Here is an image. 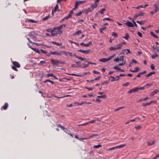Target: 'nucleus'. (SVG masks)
<instances>
[{
    "label": "nucleus",
    "mask_w": 159,
    "mask_h": 159,
    "mask_svg": "<svg viewBox=\"0 0 159 159\" xmlns=\"http://www.w3.org/2000/svg\"><path fill=\"white\" fill-rule=\"evenodd\" d=\"M83 13H84V11H80L79 13H76L75 16H80Z\"/></svg>",
    "instance_id": "c9c22d12"
},
{
    "label": "nucleus",
    "mask_w": 159,
    "mask_h": 159,
    "mask_svg": "<svg viewBox=\"0 0 159 159\" xmlns=\"http://www.w3.org/2000/svg\"><path fill=\"white\" fill-rule=\"evenodd\" d=\"M159 92L157 89H156V90L152 91L151 93V95L152 96H153L155 94Z\"/></svg>",
    "instance_id": "c756f323"
},
{
    "label": "nucleus",
    "mask_w": 159,
    "mask_h": 159,
    "mask_svg": "<svg viewBox=\"0 0 159 159\" xmlns=\"http://www.w3.org/2000/svg\"><path fill=\"white\" fill-rule=\"evenodd\" d=\"M28 35L32 39H34L36 38L35 33L34 32H31L28 34Z\"/></svg>",
    "instance_id": "0eeeda50"
},
{
    "label": "nucleus",
    "mask_w": 159,
    "mask_h": 159,
    "mask_svg": "<svg viewBox=\"0 0 159 159\" xmlns=\"http://www.w3.org/2000/svg\"><path fill=\"white\" fill-rule=\"evenodd\" d=\"M57 125L58 127L61 129L63 130H64L66 133H69L70 132V131L68 130L67 129L65 128L63 126H62L60 124H57Z\"/></svg>",
    "instance_id": "20e7f679"
},
{
    "label": "nucleus",
    "mask_w": 159,
    "mask_h": 159,
    "mask_svg": "<svg viewBox=\"0 0 159 159\" xmlns=\"http://www.w3.org/2000/svg\"><path fill=\"white\" fill-rule=\"evenodd\" d=\"M99 61L100 62H107L108 61H109V59L108 58H103L102 59H99Z\"/></svg>",
    "instance_id": "f8f14e48"
},
{
    "label": "nucleus",
    "mask_w": 159,
    "mask_h": 159,
    "mask_svg": "<svg viewBox=\"0 0 159 159\" xmlns=\"http://www.w3.org/2000/svg\"><path fill=\"white\" fill-rule=\"evenodd\" d=\"M28 22L32 23H36L37 22V21L34 20L32 19H29Z\"/></svg>",
    "instance_id": "ea45409f"
},
{
    "label": "nucleus",
    "mask_w": 159,
    "mask_h": 159,
    "mask_svg": "<svg viewBox=\"0 0 159 159\" xmlns=\"http://www.w3.org/2000/svg\"><path fill=\"white\" fill-rule=\"evenodd\" d=\"M137 22L139 24L141 25H143L144 24V21L143 20L141 21H137Z\"/></svg>",
    "instance_id": "37998d69"
},
{
    "label": "nucleus",
    "mask_w": 159,
    "mask_h": 159,
    "mask_svg": "<svg viewBox=\"0 0 159 159\" xmlns=\"http://www.w3.org/2000/svg\"><path fill=\"white\" fill-rule=\"evenodd\" d=\"M157 57H158V55L157 54H154L152 55V56L151 58L152 59H154L155 58Z\"/></svg>",
    "instance_id": "f704fd0d"
},
{
    "label": "nucleus",
    "mask_w": 159,
    "mask_h": 159,
    "mask_svg": "<svg viewBox=\"0 0 159 159\" xmlns=\"http://www.w3.org/2000/svg\"><path fill=\"white\" fill-rule=\"evenodd\" d=\"M150 67L151 69L152 70H154L155 69V67L152 64L151 65Z\"/></svg>",
    "instance_id": "13d9d810"
},
{
    "label": "nucleus",
    "mask_w": 159,
    "mask_h": 159,
    "mask_svg": "<svg viewBox=\"0 0 159 159\" xmlns=\"http://www.w3.org/2000/svg\"><path fill=\"white\" fill-rule=\"evenodd\" d=\"M150 34H151V35L152 36L154 37V38H156V39H158V36L156 35L154 33L152 32V31H151L150 32Z\"/></svg>",
    "instance_id": "5701e85b"
},
{
    "label": "nucleus",
    "mask_w": 159,
    "mask_h": 159,
    "mask_svg": "<svg viewBox=\"0 0 159 159\" xmlns=\"http://www.w3.org/2000/svg\"><path fill=\"white\" fill-rule=\"evenodd\" d=\"M137 34L138 36L140 37H142V34L140 32H138Z\"/></svg>",
    "instance_id": "774afa93"
},
{
    "label": "nucleus",
    "mask_w": 159,
    "mask_h": 159,
    "mask_svg": "<svg viewBox=\"0 0 159 159\" xmlns=\"http://www.w3.org/2000/svg\"><path fill=\"white\" fill-rule=\"evenodd\" d=\"M8 106V104L7 103H5L4 105L2 107L4 110H6Z\"/></svg>",
    "instance_id": "f3484780"
},
{
    "label": "nucleus",
    "mask_w": 159,
    "mask_h": 159,
    "mask_svg": "<svg viewBox=\"0 0 159 159\" xmlns=\"http://www.w3.org/2000/svg\"><path fill=\"white\" fill-rule=\"evenodd\" d=\"M138 14L139 16H143L144 15V13L143 12H142L140 11L139 12V13H138Z\"/></svg>",
    "instance_id": "58836bf2"
},
{
    "label": "nucleus",
    "mask_w": 159,
    "mask_h": 159,
    "mask_svg": "<svg viewBox=\"0 0 159 159\" xmlns=\"http://www.w3.org/2000/svg\"><path fill=\"white\" fill-rule=\"evenodd\" d=\"M140 8H143V5H139L137 7H134V8H135L136 9H139Z\"/></svg>",
    "instance_id": "3c124183"
},
{
    "label": "nucleus",
    "mask_w": 159,
    "mask_h": 159,
    "mask_svg": "<svg viewBox=\"0 0 159 159\" xmlns=\"http://www.w3.org/2000/svg\"><path fill=\"white\" fill-rule=\"evenodd\" d=\"M114 69L118 70L119 71H120L121 72H124L125 71L124 70L120 69V67L117 66H114Z\"/></svg>",
    "instance_id": "2eb2a0df"
},
{
    "label": "nucleus",
    "mask_w": 159,
    "mask_h": 159,
    "mask_svg": "<svg viewBox=\"0 0 159 159\" xmlns=\"http://www.w3.org/2000/svg\"><path fill=\"white\" fill-rule=\"evenodd\" d=\"M101 76H98V77L95 78L94 79V81L98 80L101 78Z\"/></svg>",
    "instance_id": "680f3d73"
},
{
    "label": "nucleus",
    "mask_w": 159,
    "mask_h": 159,
    "mask_svg": "<svg viewBox=\"0 0 159 159\" xmlns=\"http://www.w3.org/2000/svg\"><path fill=\"white\" fill-rule=\"evenodd\" d=\"M122 38L126 40H127L129 38V35L128 34H125V36H122Z\"/></svg>",
    "instance_id": "412c9836"
},
{
    "label": "nucleus",
    "mask_w": 159,
    "mask_h": 159,
    "mask_svg": "<svg viewBox=\"0 0 159 159\" xmlns=\"http://www.w3.org/2000/svg\"><path fill=\"white\" fill-rule=\"evenodd\" d=\"M85 88L89 91H91L94 88H93L91 87V88H89L88 87H85Z\"/></svg>",
    "instance_id": "de8ad7c7"
},
{
    "label": "nucleus",
    "mask_w": 159,
    "mask_h": 159,
    "mask_svg": "<svg viewBox=\"0 0 159 159\" xmlns=\"http://www.w3.org/2000/svg\"><path fill=\"white\" fill-rule=\"evenodd\" d=\"M49 17V15H48V16H46L45 17L43 18L42 20L43 21H45V20H46L48 19Z\"/></svg>",
    "instance_id": "c03bdc74"
},
{
    "label": "nucleus",
    "mask_w": 159,
    "mask_h": 159,
    "mask_svg": "<svg viewBox=\"0 0 159 159\" xmlns=\"http://www.w3.org/2000/svg\"><path fill=\"white\" fill-rule=\"evenodd\" d=\"M106 28V27H103L100 29V33H103V31L105 30Z\"/></svg>",
    "instance_id": "2f4dec72"
},
{
    "label": "nucleus",
    "mask_w": 159,
    "mask_h": 159,
    "mask_svg": "<svg viewBox=\"0 0 159 159\" xmlns=\"http://www.w3.org/2000/svg\"><path fill=\"white\" fill-rule=\"evenodd\" d=\"M135 129H141V126L140 125H138L137 126H135Z\"/></svg>",
    "instance_id": "6e6d98bb"
},
{
    "label": "nucleus",
    "mask_w": 159,
    "mask_h": 159,
    "mask_svg": "<svg viewBox=\"0 0 159 159\" xmlns=\"http://www.w3.org/2000/svg\"><path fill=\"white\" fill-rule=\"evenodd\" d=\"M67 74L68 75H72V76H79V75H78L76 74H73V73Z\"/></svg>",
    "instance_id": "5fc2aeb1"
},
{
    "label": "nucleus",
    "mask_w": 159,
    "mask_h": 159,
    "mask_svg": "<svg viewBox=\"0 0 159 159\" xmlns=\"http://www.w3.org/2000/svg\"><path fill=\"white\" fill-rule=\"evenodd\" d=\"M129 84V82H127L125 84H122V86H127Z\"/></svg>",
    "instance_id": "864d4df0"
},
{
    "label": "nucleus",
    "mask_w": 159,
    "mask_h": 159,
    "mask_svg": "<svg viewBox=\"0 0 159 159\" xmlns=\"http://www.w3.org/2000/svg\"><path fill=\"white\" fill-rule=\"evenodd\" d=\"M152 103V102H147V103H143L142 105L143 106L145 107L147 105H150Z\"/></svg>",
    "instance_id": "473e14b6"
},
{
    "label": "nucleus",
    "mask_w": 159,
    "mask_h": 159,
    "mask_svg": "<svg viewBox=\"0 0 159 159\" xmlns=\"http://www.w3.org/2000/svg\"><path fill=\"white\" fill-rule=\"evenodd\" d=\"M12 63L14 66H11L12 69L16 71H17L18 70L16 68H20V64L17 61H13Z\"/></svg>",
    "instance_id": "f257e3e1"
},
{
    "label": "nucleus",
    "mask_w": 159,
    "mask_h": 159,
    "mask_svg": "<svg viewBox=\"0 0 159 159\" xmlns=\"http://www.w3.org/2000/svg\"><path fill=\"white\" fill-rule=\"evenodd\" d=\"M112 78V79L111 80V82L118 80L120 79V76H117L116 77H114L112 76H111L109 77V78Z\"/></svg>",
    "instance_id": "39448f33"
},
{
    "label": "nucleus",
    "mask_w": 159,
    "mask_h": 159,
    "mask_svg": "<svg viewBox=\"0 0 159 159\" xmlns=\"http://www.w3.org/2000/svg\"><path fill=\"white\" fill-rule=\"evenodd\" d=\"M139 90V89L138 88L135 87V88H134V89H132L129 91H128L127 92V93H134V92H137Z\"/></svg>",
    "instance_id": "6e6552de"
},
{
    "label": "nucleus",
    "mask_w": 159,
    "mask_h": 159,
    "mask_svg": "<svg viewBox=\"0 0 159 159\" xmlns=\"http://www.w3.org/2000/svg\"><path fill=\"white\" fill-rule=\"evenodd\" d=\"M98 136V134H92V135H90L89 136V139H91L92 137H93L97 136Z\"/></svg>",
    "instance_id": "4c0bfd02"
},
{
    "label": "nucleus",
    "mask_w": 159,
    "mask_h": 159,
    "mask_svg": "<svg viewBox=\"0 0 159 159\" xmlns=\"http://www.w3.org/2000/svg\"><path fill=\"white\" fill-rule=\"evenodd\" d=\"M106 10L105 8H103L101 9V11H98V12L101 14H102L103 13L104 11H106Z\"/></svg>",
    "instance_id": "c85d7f7f"
},
{
    "label": "nucleus",
    "mask_w": 159,
    "mask_h": 159,
    "mask_svg": "<svg viewBox=\"0 0 159 159\" xmlns=\"http://www.w3.org/2000/svg\"><path fill=\"white\" fill-rule=\"evenodd\" d=\"M66 26V24H63L60 25L59 26H57L56 27H55L53 28V30L52 31V32H53L54 31V30H60L62 29L63 28L65 27Z\"/></svg>",
    "instance_id": "7ed1b4c3"
},
{
    "label": "nucleus",
    "mask_w": 159,
    "mask_h": 159,
    "mask_svg": "<svg viewBox=\"0 0 159 159\" xmlns=\"http://www.w3.org/2000/svg\"><path fill=\"white\" fill-rule=\"evenodd\" d=\"M139 70H140V69H139V68L138 67H136L135 68V70H130V71L133 72H138Z\"/></svg>",
    "instance_id": "4be33fe9"
},
{
    "label": "nucleus",
    "mask_w": 159,
    "mask_h": 159,
    "mask_svg": "<svg viewBox=\"0 0 159 159\" xmlns=\"http://www.w3.org/2000/svg\"><path fill=\"white\" fill-rule=\"evenodd\" d=\"M51 43H52V44L57 45V46H60V45H61V43H58L56 42H54V41L51 42Z\"/></svg>",
    "instance_id": "b1692460"
},
{
    "label": "nucleus",
    "mask_w": 159,
    "mask_h": 159,
    "mask_svg": "<svg viewBox=\"0 0 159 159\" xmlns=\"http://www.w3.org/2000/svg\"><path fill=\"white\" fill-rule=\"evenodd\" d=\"M51 62L52 64L57 66L59 64V60H53L51 59Z\"/></svg>",
    "instance_id": "423d86ee"
},
{
    "label": "nucleus",
    "mask_w": 159,
    "mask_h": 159,
    "mask_svg": "<svg viewBox=\"0 0 159 159\" xmlns=\"http://www.w3.org/2000/svg\"><path fill=\"white\" fill-rule=\"evenodd\" d=\"M61 55L64 54L66 56H67L69 55V52H66L63 51H61Z\"/></svg>",
    "instance_id": "6ab92c4d"
},
{
    "label": "nucleus",
    "mask_w": 159,
    "mask_h": 159,
    "mask_svg": "<svg viewBox=\"0 0 159 159\" xmlns=\"http://www.w3.org/2000/svg\"><path fill=\"white\" fill-rule=\"evenodd\" d=\"M155 143V141H148V142L147 143L148 144L149 146H151L152 145V144H154Z\"/></svg>",
    "instance_id": "cd10ccee"
},
{
    "label": "nucleus",
    "mask_w": 159,
    "mask_h": 159,
    "mask_svg": "<svg viewBox=\"0 0 159 159\" xmlns=\"http://www.w3.org/2000/svg\"><path fill=\"white\" fill-rule=\"evenodd\" d=\"M38 75L41 78L43 77L44 75L43 72V71L40 72L38 74Z\"/></svg>",
    "instance_id": "a878e982"
},
{
    "label": "nucleus",
    "mask_w": 159,
    "mask_h": 159,
    "mask_svg": "<svg viewBox=\"0 0 159 159\" xmlns=\"http://www.w3.org/2000/svg\"><path fill=\"white\" fill-rule=\"evenodd\" d=\"M54 75L52 73H49L47 74V76L48 77H53Z\"/></svg>",
    "instance_id": "49530a36"
},
{
    "label": "nucleus",
    "mask_w": 159,
    "mask_h": 159,
    "mask_svg": "<svg viewBox=\"0 0 159 159\" xmlns=\"http://www.w3.org/2000/svg\"><path fill=\"white\" fill-rule=\"evenodd\" d=\"M92 44L91 41H90L88 43H80V45L81 46H83L85 47H88L91 45Z\"/></svg>",
    "instance_id": "9b49d317"
},
{
    "label": "nucleus",
    "mask_w": 159,
    "mask_h": 159,
    "mask_svg": "<svg viewBox=\"0 0 159 159\" xmlns=\"http://www.w3.org/2000/svg\"><path fill=\"white\" fill-rule=\"evenodd\" d=\"M112 36H114L115 37H117V34L115 32L112 33Z\"/></svg>",
    "instance_id": "bf43d9fd"
},
{
    "label": "nucleus",
    "mask_w": 159,
    "mask_h": 159,
    "mask_svg": "<svg viewBox=\"0 0 159 159\" xmlns=\"http://www.w3.org/2000/svg\"><path fill=\"white\" fill-rule=\"evenodd\" d=\"M136 119H139V118L136 117L135 118H134L133 119L129 120V121H131V122H134V121H135V120H136Z\"/></svg>",
    "instance_id": "603ef678"
},
{
    "label": "nucleus",
    "mask_w": 159,
    "mask_h": 159,
    "mask_svg": "<svg viewBox=\"0 0 159 159\" xmlns=\"http://www.w3.org/2000/svg\"><path fill=\"white\" fill-rule=\"evenodd\" d=\"M102 147V145L100 144H99L97 145H94L93 147V148H99L100 147Z\"/></svg>",
    "instance_id": "7c9ffc66"
},
{
    "label": "nucleus",
    "mask_w": 159,
    "mask_h": 159,
    "mask_svg": "<svg viewBox=\"0 0 159 159\" xmlns=\"http://www.w3.org/2000/svg\"><path fill=\"white\" fill-rule=\"evenodd\" d=\"M123 46L122 44L120 43L118 44L115 46V47H116V50L117 49H121V47Z\"/></svg>",
    "instance_id": "ddd939ff"
},
{
    "label": "nucleus",
    "mask_w": 159,
    "mask_h": 159,
    "mask_svg": "<svg viewBox=\"0 0 159 159\" xmlns=\"http://www.w3.org/2000/svg\"><path fill=\"white\" fill-rule=\"evenodd\" d=\"M115 55V54H114L113 55H112V56H110L108 58V59H109V61H110V60H111V59L113 57H114V56Z\"/></svg>",
    "instance_id": "052dcab7"
},
{
    "label": "nucleus",
    "mask_w": 159,
    "mask_h": 159,
    "mask_svg": "<svg viewBox=\"0 0 159 159\" xmlns=\"http://www.w3.org/2000/svg\"><path fill=\"white\" fill-rule=\"evenodd\" d=\"M98 6L97 3H94V4H92L91 5V7L92 9L93 10L94 9L96 8Z\"/></svg>",
    "instance_id": "a211bd4d"
},
{
    "label": "nucleus",
    "mask_w": 159,
    "mask_h": 159,
    "mask_svg": "<svg viewBox=\"0 0 159 159\" xmlns=\"http://www.w3.org/2000/svg\"><path fill=\"white\" fill-rule=\"evenodd\" d=\"M93 73H94L95 74H100V72H98L96 70H95L93 71Z\"/></svg>",
    "instance_id": "e2e57ef3"
},
{
    "label": "nucleus",
    "mask_w": 159,
    "mask_h": 159,
    "mask_svg": "<svg viewBox=\"0 0 159 159\" xmlns=\"http://www.w3.org/2000/svg\"><path fill=\"white\" fill-rule=\"evenodd\" d=\"M26 39H27L28 40V41H29V43H32V44H36L37 45H38L39 44V43H34V42H32L31 40H30V39L28 38H26Z\"/></svg>",
    "instance_id": "bb28decb"
},
{
    "label": "nucleus",
    "mask_w": 159,
    "mask_h": 159,
    "mask_svg": "<svg viewBox=\"0 0 159 159\" xmlns=\"http://www.w3.org/2000/svg\"><path fill=\"white\" fill-rule=\"evenodd\" d=\"M75 105L73 104H70L69 105L67 104L66 105V107H72L73 106H75Z\"/></svg>",
    "instance_id": "09e8293b"
},
{
    "label": "nucleus",
    "mask_w": 159,
    "mask_h": 159,
    "mask_svg": "<svg viewBox=\"0 0 159 159\" xmlns=\"http://www.w3.org/2000/svg\"><path fill=\"white\" fill-rule=\"evenodd\" d=\"M109 50L110 51H114L116 49V47L114 46V47H111L110 48H109Z\"/></svg>",
    "instance_id": "e433bc0d"
},
{
    "label": "nucleus",
    "mask_w": 159,
    "mask_h": 159,
    "mask_svg": "<svg viewBox=\"0 0 159 159\" xmlns=\"http://www.w3.org/2000/svg\"><path fill=\"white\" fill-rule=\"evenodd\" d=\"M40 52H41L42 53H43L44 54H46L47 53V52L44 51V50L41 49L40 51Z\"/></svg>",
    "instance_id": "4d7b16f0"
},
{
    "label": "nucleus",
    "mask_w": 159,
    "mask_h": 159,
    "mask_svg": "<svg viewBox=\"0 0 159 159\" xmlns=\"http://www.w3.org/2000/svg\"><path fill=\"white\" fill-rule=\"evenodd\" d=\"M119 61H124V56H121L120 57V58H119Z\"/></svg>",
    "instance_id": "79ce46f5"
},
{
    "label": "nucleus",
    "mask_w": 159,
    "mask_h": 159,
    "mask_svg": "<svg viewBox=\"0 0 159 159\" xmlns=\"http://www.w3.org/2000/svg\"><path fill=\"white\" fill-rule=\"evenodd\" d=\"M86 103V102H81L80 103H77V105L79 106H81L83 104Z\"/></svg>",
    "instance_id": "a18cd8bd"
},
{
    "label": "nucleus",
    "mask_w": 159,
    "mask_h": 159,
    "mask_svg": "<svg viewBox=\"0 0 159 159\" xmlns=\"http://www.w3.org/2000/svg\"><path fill=\"white\" fill-rule=\"evenodd\" d=\"M125 144H121L119 145L116 146V148H120L125 146Z\"/></svg>",
    "instance_id": "72a5a7b5"
},
{
    "label": "nucleus",
    "mask_w": 159,
    "mask_h": 159,
    "mask_svg": "<svg viewBox=\"0 0 159 159\" xmlns=\"http://www.w3.org/2000/svg\"><path fill=\"white\" fill-rule=\"evenodd\" d=\"M116 146L110 148H108V149H107V150H108V151L112 150H113V149H116Z\"/></svg>",
    "instance_id": "8fccbe9b"
},
{
    "label": "nucleus",
    "mask_w": 159,
    "mask_h": 159,
    "mask_svg": "<svg viewBox=\"0 0 159 159\" xmlns=\"http://www.w3.org/2000/svg\"><path fill=\"white\" fill-rule=\"evenodd\" d=\"M86 10L88 12H91L92 10L90 7H89Z\"/></svg>",
    "instance_id": "338daca9"
},
{
    "label": "nucleus",
    "mask_w": 159,
    "mask_h": 159,
    "mask_svg": "<svg viewBox=\"0 0 159 159\" xmlns=\"http://www.w3.org/2000/svg\"><path fill=\"white\" fill-rule=\"evenodd\" d=\"M35 52H36L37 53H40V51L39 50L38 48H36V50H35Z\"/></svg>",
    "instance_id": "0e129e2a"
},
{
    "label": "nucleus",
    "mask_w": 159,
    "mask_h": 159,
    "mask_svg": "<svg viewBox=\"0 0 159 159\" xmlns=\"http://www.w3.org/2000/svg\"><path fill=\"white\" fill-rule=\"evenodd\" d=\"M50 54L52 55H61V51L60 52H58L56 51L51 52Z\"/></svg>",
    "instance_id": "4468645a"
},
{
    "label": "nucleus",
    "mask_w": 159,
    "mask_h": 159,
    "mask_svg": "<svg viewBox=\"0 0 159 159\" xmlns=\"http://www.w3.org/2000/svg\"><path fill=\"white\" fill-rule=\"evenodd\" d=\"M48 82H50L53 84H54V82L53 81L51 80H48Z\"/></svg>",
    "instance_id": "69168bd1"
},
{
    "label": "nucleus",
    "mask_w": 159,
    "mask_h": 159,
    "mask_svg": "<svg viewBox=\"0 0 159 159\" xmlns=\"http://www.w3.org/2000/svg\"><path fill=\"white\" fill-rule=\"evenodd\" d=\"M148 99H149V98H148V97H145L144 98H140L138 100V102H141V101H145V100H147Z\"/></svg>",
    "instance_id": "aec40b11"
},
{
    "label": "nucleus",
    "mask_w": 159,
    "mask_h": 159,
    "mask_svg": "<svg viewBox=\"0 0 159 159\" xmlns=\"http://www.w3.org/2000/svg\"><path fill=\"white\" fill-rule=\"evenodd\" d=\"M57 11H59V10L58 5V4H56L54 8V12H56Z\"/></svg>",
    "instance_id": "393cba45"
},
{
    "label": "nucleus",
    "mask_w": 159,
    "mask_h": 159,
    "mask_svg": "<svg viewBox=\"0 0 159 159\" xmlns=\"http://www.w3.org/2000/svg\"><path fill=\"white\" fill-rule=\"evenodd\" d=\"M86 2V1H77L75 2V7L73 8V10H75L76 8H77L78 6L82 3H83L84 2Z\"/></svg>",
    "instance_id": "f03ea898"
},
{
    "label": "nucleus",
    "mask_w": 159,
    "mask_h": 159,
    "mask_svg": "<svg viewBox=\"0 0 159 159\" xmlns=\"http://www.w3.org/2000/svg\"><path fill=\"white\" fill-rule=\"evenodd\" d=\"M78 51L84 53V54H88L90 52V51L89 49L87 50H83L80 49L78 50Z\"/></svg>",
    "instance_id": "9d476101"
},
{
    "label": "nucleus",
    "mask_w": 159,
    "mask_h": 159,
    "mask_svg": "<svg viewBox=\"0 0 159 159\" xmlns=\"http://www.w3.org/2000/svg\"><path fill=\"white\" fill-rule=\"evenodd\" d=\"M106 96L105 95H102V96H98L97 97L98 98H106Z\"/></svg>",
    "instance_id": "a19ab883"
},
{
    "label": "nucleus",
    "mask_w": 159,
    "mask_h": 159,
    "mask_svg": "<svg viewBox=\"0 0 159 159\" xmlns=\"http://www.w3.org/2000/svg\"><path fill=\"white\" fill-rule=\"evenodd\" d=\"M125 24L129 27H134V25H133V24L131 22L129 21H127L125 23Z\"/></svg>",
    "instance_id": "1a4fd4ad"
},
{
    "label": "nucleus",
    "mask_w": 159,
    "mask_h": 159,
    "mask_svg": "<svg viewBox=\"0 0 159 159\" xmlns=\"http://www.w3.org/2000/svg\"><path fill=\"white\" fill-rule=\"evenodd\" d=\"M82 33V31L81 30H79L76 32H75V33H74L73 34V35H79L80 34H81Z\"/></svg>",
    "instance_id": "dca6fc26"
}]
</instances>
